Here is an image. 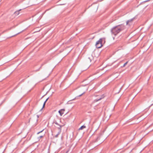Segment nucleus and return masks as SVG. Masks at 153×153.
Here are the masks:
<instances>
[{"instance_id": "1", "label": "nucleus", "mask_w": 153, "mask_h": 153, "mask_svg": "<svg viewBox=\"0 0 153 153\" xmlns=\"http://www.w3.org/2000/svg\"><path fill=\"white\" fill-rule=\"evenodd\" d=\"M122 30V28L120 26H118L113 27L112 29V33L115 35L119 33Z\"/></svg>"}, {"instance_id": "2", "label": "nucleus", "mask_w": 153, "mask_h": 153, "mask_svg": "<svg viewBox=\"0 0 153 153\" xmlns=\"http://www.w3.org/2000/svg\"><path fill=\"white\" fill-rule=\"evenodd\" d=\"M104 41V43L105 42V39H100L97 41L96 44V47L98 48H101L102 46V42Z\"/></svg>"}, {"instance_id": "3", "label": "nucleus", "mask_w": 153, "mask_h": 153, "mask_svg": "<svg viewBox=\"0 0 153 153\" xmlns=\"http://www.w3.org/2000/svg\"><path fill=\"white\" fill-rule=\"evenodd\" d=\"M65 111V109H61L59 111V114L60 116H62V115L64 114Z\"/></svg>"}, {"instance_id": "4", "label": "nucleus", "mask_w": 153, "mask_h": 153, "mask_svg": "<svg viewBox=\"0 0 153 153\" xmlns=\"http://www.w3.org/2000/svg\"><path fill=\"white\" fill-rule=\"evenodd\" d=\"M85 128V126H84V125H83L82 126H81L79 128V130H82V129Z\"/></svg>"}, {"instance_id": "5", "label": "nucleus", "mask_w": 153, "mask_h": 153, "mask_svg": "<svg viewBox=\"0 0 153 153\" xmlns=\"http://www.w3.org/2000/svg\"><path fill=\"white\" fill-rule=\"evenodd\" d=\"M133 20V19H131L130 20H129L126 23L127 25H128L129 22H132V21Z\"/></svg>"}, {"instance_id": "6", "label": "nucleus", "mask_w": 153, "mask_h": 153, "mask_svg": "<svg viewBox=\"0 0 153 153\" xmlns=\"http://www.w3.org/2000/svg\"><path fill=\"white\" fill-rule=\"evenodd\" d=\"M48 99H47L44 102V103H43V107L42 108H43L45 106V103L46 102V101H47Z\"/></svg>"}, {"instance_id": "7", "label": "nucleus", "mask_w": 153, "mask_h": 153, "mask_svg": "<svg viewBox=\"0 0 153 153\" xmlns=\"http://www.w3.org/2000/svg\"><path fill=\"white\" fill-rule=\"evenodd\" d=\"M128 63V62H126L123 65V67H124Z\"/></svg>"}, {"instance_id": "8", "label": "nucleus", "mask_w": 153, "mask_h": 153, "mask_svg": "<svg viewBox=\"0 0 153 153\" xmlns=\"http://www.w3.org/2000/svg\"><path fill=\"white\" fill-rule=\"evenodd\" d=\"M43 137V136H40V138H41V137Z\"/></svg>"}, {"instance_id": "9", "label": "nucleus", "mask_w": 153, "mask_h": 153, "mask_svg": "<svg viewBox=\"0 0 153 153\" xmlns=\"http://www.w3.org/2000/svg\"><path fill=\"white\" fill-rule=\"evenodd\" d=\"M43 130H42V131H41L40 132H42V131H43Z\"/></svg>"}, {"instance_id": "10", "label": "nucleus", "mask_w": 153, "mask_h": 153, "mask_svg": "<svg viewBox=\"0 0 153 153\" xmlns=\"http://www.w3.org/2000/svg\"><path fill=\"white\" fill-rule=\"evenodd\" d=\"M40 132H38V134Z\"/></svg>"}]
</instances>
